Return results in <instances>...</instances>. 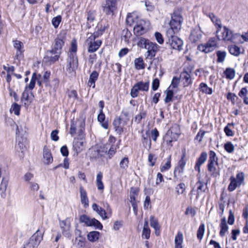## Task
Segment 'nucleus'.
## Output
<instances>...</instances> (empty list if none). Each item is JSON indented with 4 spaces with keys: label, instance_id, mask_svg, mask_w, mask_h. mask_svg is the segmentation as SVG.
Returning <instances> with one entry per match:
<instances>
[{
    "label": "nucleus",
    "instance_id": "1",
    "mask_svg": "<svg viewBox=\"0 0 248 248\" xmlns=\"http://www.w3.org/2000/svg\"><path fill=\"white\" fill-rule=\"evenodd\" d=\"M183 17L181 12L179 10H174L171 16V20L170 22V27L166 31L170 30L172 32H178L181 29Z\"/></svg>",
    "mask_w": 248,
    "mask_h": 248
},
{
    "label": "nucleus",
    "instance_id": "2",
    "mask_svg": "<svg viewBox=\"0 0 248 248\" xmlns=\"http://www.w3.org/2000/svg\"><path fill=\"white\" fill-rule=\"evenodd\" d=\"M177 32H172L170 30L166 31V35L168 39L167 43L173 49L179 51L183 49L184 42L179 37L175 35Z\"/></svg>",
    "mask_w": 248,
    "mask_h": 248
},
{
    "label": "nucleus",
    "instance_id": "3",
    "mask_svg": "<svg viewBox=\"0 0 248 248\" xmlns=\"http://www.w3.org/2000/svg\"><path fill=\"white\" fill-rule=\"evenodd\" d=\"M180 134V128L179 126L177 124H174L171 129L167 131L164 137V140L166 142L167 145L170 147H172V142L176 141L178 139Z\"/></svg>",
    "mask_w": 248,
    "mask_h": 248
},
{
    "label": "nucleus",
    "instance_id": "4",
    "mask_svg": "<svg viewBox=\"0 0 248 248\" xmlns=\"http://www.w3.org/2000/svg\"><path fill=\"white\" fill-rule=\"evenodd\" d=\"M44 232L38 230L24 245L23 248H35L40 244L43 238Z\"/></svg>",
    "mask_w": 248,
    "mask_h": 248
},
{
    "label": "nucleus",
    "instance_id": "5",
    "mask_svg": "<svg viewBox=\"0 0 248 248\" xmlns=\"http://www.w3.org/2000/svg\"><path fill=\"white\" fill-rule=\"evenodd\" d=\"M66 66V71L71 76L76 74V70L78 66V60L77 55L74 54H70L68 56Z\"/></svg>",
    "mask_w": 248,
    "mask_h": 248
},
{
    "label": "nucleus",
    "instance_id": "6",
    "mask_svg": "<svg viewBox=\"0 0 248 248\" xmlns=\"http://www.w3.org/2000/svg\"><path fill=\"white\" fill-rule=\"evenodd\" d=\"M149 81L144 82L139 81L136 83L132 88L130 95L132 98L137 97L138 96L139 91L147 92L149 88Z\"/></svg>",
    "mask_w": 248,
    "mask_h": 248
},
{
    "label": "nucleus",
    "instance_id": "7",
    "mask_svg": "<svg viewBox=\"0 0 248 248\" xmlns=\"http://www.w3.org/2000/svg\"><path fill=\"white\" fill-rule=\"evenodd\" d=\"M149 23L143 19L137 21L134 28V32L136 36H140L145 33L148 30Z\"/></svg>",
    "mask_w": 248,
    "mask_h": 248
},
{
    "label": "nucleus",
    "instance_id": "8",
    "mask_svg": "<svg viewBox=\"0 0 248 248\" xmlns=\"http://www.w3.org/2000/svg\"><path fill=\"white\" fill-rule=\"evenodd\" d=\"M217 40L215 37L211 38L207 43L198 46V49L200 51L207 53L213 51L217 47Z\"/></svg>",
    "mask_w": 248,
    "mask_h": 248
},
{
    "label": "nucleus",
    "instance_id": "9",
    "mask_svg": "<svg viewBox=\"0 0 248 248\" xmlns=\"http://www.w3.org/2000/svg\"><path fill=\"white\" fill-rule=\"evenodd\" d=\"M79 220L80 222L85 223L87 226H93L100 230L103 229V225L98 220L94 218H90L86 215H81Z\"/></svg>",
    "mask_w": 248,
    "mask_h": 248
},
{
    "label": "nucleus",
    "instance_id": "10",
    "mask_svg": "<svg viewBox=\"0 0 248 248\" xmlns=\"http://www.w3.org/2000/svg\"><path fill=\"white\" fill-rule=\"evenodd\" d=\"M96 38L95 35L91 34L86 40V42L89 46L88 51L90 53L95 52L102 44L101 40H95Z\"/></svg>",
    "mask_w": 248,
    "mask_h": 248
},
{
    "label": "nucleus",
    "instance_id": "11",
    "mask_svg": "<svg viewBox=\"0 0 248 248\" xmlns=\"http://www.w3.org/2000/svg\"><path fill=\"white\" fill-rule=\"evenodd\" d=\"M66 34V33L65 31H61L55 40L53 49L56 51L55 53L57 54V56L61 53V50L65 40Z\"/></svg>",
    "mask_w": 248,
    "mask_h": 248
},
{
    "label": "nucleus",
    "instance_id": "12",
    "mask_svg": "<svg viewBox=\"0 0 248 248\" xmlns=\"http://www.w3.org/2000/svg\"><path fill=\"white\" fill-rule=\"evenodd\" d=\"M116 142V139L114 137L111 135L109 137L106 144V148H109L107 154L110 158L115 154L117 150L119 148V143Z\"/></svg>",
    "mask_w": 248,
    "mask_h": 248
},
{
    "label": "nucleus",
    "instance_id": "13",
    "mask_svg": "<svg viewBox=\"0 0 248 248\" xmlns=\"http://www.w3.org/2000/svg\"><path fill=\"white\" fill-rule=\"evenodd\" d=\"M216 154L213 151L209 152V157L208 161L207 169L208 171L212 175H216V166L217 165V159L216 160Z\"/></svg>",
    "mask_w": 248,
    "mask_h": 248
},
{
    "label": "nucleus",
    "instance_id": "14",
    "mask_svg": "<svg viewBox=\"0 0 248 248\" xmlns=\"http://www.w3.org/2000/svg\"><path fill=\"white\" fill-rule=\"evenodd\" d=\"M129 118L123 119L116 118L113 121V125L116 132L119 135L122 134L124 131V127L127 124Z\"/></svg>",
    "mask_w": 248,
    "mask_h": 248
},
{
    "label": "nucleus",
    "instance_id": "15",
    "mask_svg": "<svg viewBox=\"0 0 248 248\" xmlns=\"http://www.w3.org/2000/svg\"><path fill=\"white\" fill-rule=\"evenodd\" d=\"M206 188V186L205 184L201 182L200 180L198 181L194 188H192L190 192V195H191L190 199L192 198L193 195H196V199L198 200L201 194L204 192Z\"/></svg>",
    "mask_w": 248,
    "mask_h": 248
},
{
    "label": "nucleus",
    "instance_id": "16",
    "mask_svg": "<svg viewBox=\"0 0 248 248\" xmlns=\"http://www.w3.org/2000/svg\"><path fill=\"white\" fill-rule=\"evenodd\" d=\"M116 4L115 0H106L102 6L103 12L107 15L112 16L116 9Z\"/></svg>",
    "mask_w": 248,
    "mask_h": 248
},
{
    "label": "nucleus",
    "instance_id": "17",
    "mask_svg": "<svg viewBox=\"0 0 248 248\" xmlns=\"http://www.w3.org/2000/svg\"><path fill=\"white\" fill-rule=\"evenodd\" d=\"M159 48V46L157 44L152 42L145 48L147 50L145 54L146 59L152 60L155 56Z\"/></svg>",
    "mask_w": 248,
    "mask_h": 248
},
{
    "label": "nucleus",
    "instance_id": "18",
    "mask_svg": "<svg viewBox=\"0 0 248 248\" xmlns=\"http://www.w3.org/2000/svg\"><path fill=\"white\" fill-rule=\"evenodd\" d=\"M13 42L14 47L16 50V57L17 59H19L24 51L23 43L17 40H14Z\"/></svg>",
    "mask_w": 248,
    "mask_h": 248
},
{
    "label": "nucleus",
    "instance_id": "19",
    "mask_svg": "<svg viewBox=\"0 0 248 248\" xmlns=\"http://www.w3.org/2000/svg\"><path fill=\"white\" fill-rule=\"evenodd\" d=\"M202 37V31L199 28L194 29L191 32L189 38L193 43H196L199 41Z\"/></svg>",
    "mask_w": 248,
    "mask_h": 248
},
{
    "label": "nucleus",
    "instance_id": "20",
    "mask_svg": "<svg viewBox=\"0 0 248 248\" xmlns=\"http://www.w3.org/2000/svg\"><path fill=\"white\" fill-rule=\"evenodd\" d=\"M85 142L82 139H74L73 141V150L76 152L77 154L81 152L84 147Z\"/></svg>",
    "mask_w": 248,
    "mask_h": 248
},
{
    "label": "nucleus",
    "instance_id": "21",
    "mask_svg": "<svg viewBox=\"0 0 248 248\" xmlns=\"http://www.w3.org/2000/svg\"><path fill=\"white\" fill-rule=\"evenodd\" d=\"M60 226L62 230V233L64 235H68L70 232L71 228V224L68 218L61 221L60 222Z\"/></svg>",
    "mask_w": 248,
    "mask_h": 248
},
{
    "label": "nucleus",
    "instance_id": "22",
    "mask_svg": "<svg viewBox=\"0 0 248 248\" xmlns=\"http://www.w3.org/2000/svg\"><path fill=\"white\" fill-rule=\"evenodd\" d=\"M139 191L137 189L132 187L130 192V202L134 212H137V204L136 201V197L138 194Z\"/></svg>",
    "mask_w": 248,
    "mask_h": 248
},
{
    "label": "nucleus",
    "instance_id": "23",
    "mask_svg": "<svg viewBox=\"0 0 248 248\" xmlns=\"http://www.w3.org/2000/svg\"><path fill=\"white\" fill-rule=\"evenodd\" d=\"M85 237L80 234L73 240V244L76 248H84L85 247Z\"/></svg>",
    "mask_w": 248,
    "mask_h": 248
},
{
    "label": "nucleus",
    "instance_id": "24",
    "mask_svg": "<svg viewBox=\"0 0 248 248\" xmlns=\"http://www.w3.org/2000/svg\"><path fill=\"white\" fill-rule=\"evenodd\" d=\"M185 158V155H183L181 159L179 161L178 166L174 170V173L175 176L176 173H177L178 175H181L184 172V169L186 164V161Z\"/></svg>",
    "mask_w": 248,
    "mask_h": 248
},
{
    "label": "nucleus",
    "instance_id": "25",
    "mask_svg": "<svg viewBox=\"0 0 248 248\" xmlns=\"http://www.w3.org/2000/svg\"><path fill=\"white\" fill-rule=\"evenodd\" d=\"M9 178L6 176L2 177L0 185V195L2 198H5L6 195V191L8 184Z\"/></svg>",
    "mask_w": 248,
    "mask_h": 248
},
{
    "label": "nucleus",
    "instance_id": "26",
    "mask_svg": "<svg viewBox=\"0 0 248 248\" xmlns=\"http://www.w3.org/2000/svg\"><path fill=\"white\" fill-rule=\"evenodd\" d=\"M224 36V41L235 42H236V39L239 38L240 37V34L238 33H233L232 31L227 27L226 34Z\"/></svg>",
    "mask_w": 248,
    "mask_h": 248
},
{
    "label": "nucleus",
    "instance_id": "27",
    "mask_svg": "<svg viewBox=\"0 0 248 248\" xmlns=\"http://www.w3.org/2000/svg\"><path fill=\"white\" fill-rule=\"evenodd\" d=\"M180 77L185 87H187L192 84V81L191 76L187 72H183L181 74Z\"/></svg>",
    "mask_w": 248,
    "mask_h": 248
},
{
    "label": "nucleus",
    "instance_id": "28",
    "mask_svg": "<svg viewBox=\"0 0 248 248\" xmlns=\"http://www.w3.org/2000/svg\"><path fill=\"white\" fill-rule=\"evenodd\" d=\"M99 73L96 71H93L90 74L89 80L87 82V85L90 87L94 88L95 87V82L98 79Z\"/></svg>",
    "mask_w": 248,
    "mask_h": 248
},
{
    "label": "nucleus",
    "instance_id": "29",
    "mask_svg": "<svg viewBox=\"0 0 248 248\" xmlns=\"http://www.w3.org/2000/svg\"><path fill=\"white\" fill-rule=\"evenodd\" d=\"M207 157V154L206 152H202L200 155V156L197 159L195 166V170L200 172V167L206 161Z\"/></svg>",
    "mask_w": 248,
    "mask_h": 248
},
{
    "label": "nucleus",
    "instance_id": "30",
    "mask_svg": "<svg viewBox=\"0 0 248 248\" xmlns=\"http://www.w3.org/2000/svg\"><path fill=\"white\" fill-rule=\"evenodd\" d=\"M41 78V75L40 74H37L36 73H33L32 75L30 83L25 86L26 90L29 89L30 90H32L34 88L35 83L38 79Z\"/></svg>",
    "mask_w": 248,
    "mask_h": 248
},
{
    "label": "nucleus",
    "instance_id": "31",
    "mask_svg": "<svg viewBox=\"0 0 248 248\" xmlns=\"http://www.w3.org/2000/svg\"><path fill=\"white\" fill-rule=\"evenodd\" d=\"M79 191L81 203L83 205L85 208H86L89 206V200L87 197V192L82 186L80 187Z\"/></svg>",
    "mask_w": 248,
    "mask_h": 248
},
{
    "label": "nucleus",
    "instance_id": "32",
    "mask_svg": "<svg viewBox=\"0 0 248 248\" xmlns=\"http://www.w3.org/2000/svg\"><path fill=\"white\" fill-rule=\"evenodd\" d=\"M97 213L103 220H105L109 218L111 216V209L109 205L107 203V212L102 208H100V210L97 212Z\"/></svg>",
    "mask_w": 248,
    "mask_h": 248
},
{
    "label": "nucleus",
    "instance_id": "33",
    "mask_svg": "<svg viewBox=\"0 0 248 248\" xmlns=\"http://www.w3.org/2000/svg\"><path fill=\"white\" fill-rule=\"evenodd\" d=\"M44 162L46 164H49L53 162V157L49 149L45 147L43 150Z\"/></svg>",
    "mask_w": 248,
    "mask_h": 248
},
{
    "label": "nucleus",
    "instance_id": "34",
    "mask_svg": "<svg viewBox=\"0 0 248 248\" xmlns=\"http://www.w3.org/2000/svg\"><path fill=\"white\" fill-rule=\"evenodd\" d=\"M140 19L138 18V16L136 13H129L127 16L126 22L127 25L131 26L133 25L134 23L137 24V21Z\"/></svg>",
    "mask_w": 248,
    "mask_h": 248
},
{
    "label": "nucleus",
    "instance_id": "35",
    "mask_svg": "<svg viewBox=\"0 0 248 248\" xmlns=\"http://www.w3.org/2000/svg\"><path fill=\"white\" fill-rule=\"evenodd\" d=\"M151 42H152L148 39L140 37L138 38L137 45L139 47L145 49Z\"/></svg>",
    "mask_w": 248,
    "mask_h": 248
},
{
    "label": "nucleus",
    "instance_id": "36",
    "mask_svg": "<svg viewBox=\"0 0 248 248\" xmlns=\"http://www.w3.org/2000/svg\"><path fill=\"white\" fill-rule=\"evenodd\" d=\"M183 235L182 232H179L175 237V248H183Z\"/></svg>",
    "mask_w": 248,
    "mask_h": 248
},
{
    "label": "nucleus",
    "instance_id": "37",
    "mask_svg": "<svg viewBox=\"0 0 248 248\" xmlns=\"http://www.w3.org/2000/svg\"><path fill=\"white\" fill-rule=\"evenodd\" d=\"M151 231L148 226V222L147 219H145L144 226L142 232V237L146 239L150 238Z\"/></svg>",
    "mask_w": 248,
    "mask_h": 248
},
{
    "label": "nucleus",
    "instance_id": "38",
    "mask_svg": "<svg viewBox=\"0 0 248 248\" xmlns=\"http://www.w3.org/2000/svg\"><path fill=\"white\" fill-rule=\"evenodd\" d=\"M56 52V51L53 48L51 50L47 52L46 56L49 59V61L51 62H55L59 60L61 54H59L58 56H56L57 54L55 53Z\"/></svg>",
    "mask_w": 248,
    "mask_h": 248
},
{
    "label": "nucleus",
    "instance_id": "39",
    "mask_svg": "<svg viewBox=\"0 0 248 248\" xmlns=\"http://www.w3.org/2000/svg\"><path fill=\"white\" fill-rule=\"evenodd\" d=\"M97 120L104 128L106 129L108 128V123L107 121H105V115L103 113L102 110H100V113L98 115Z\"/></svg>",
    "mask_w": 248,
    "mask_h": 248
},
{
    "label": "nucleus",
    "instance_id": "40",
    "mask_svg": "<svg viewBox=\"0 0 248 248\" xmlns=\"http://www.w3.org/2000/svg\"><path fill=\"white\" fill-rule=\"evenodd\" d=\"M171 155H170L166 159V161L164 164H162L160 170L161 172H163L168 170L171 167Z\"/></svg>",
    "mask_w": 248,
    "mask_h": 248
},
{
    "label": "nucleus",
    "instance_id": "41",
    "mask_svg": "<svg viewBox=\"0 0 248 248\" xmlns=\"http://www.w3.org/2000/svg\"><path fill=\"white\" fill-rule=\"evenodd\" d=\"M100 236V233L97 231H92L90 232L87 235L88 240L91 242L97 241Z\"/></svg>",
    "mask_w": 248,
    "mask_h": 248
},
{
    "label": "nucleus",
    "instance_id": "42",
    "mask_svg": "<svg viewBox=\"0 0 248 248\" xmlns=\"http://www.w3.org/2000/svg\"><path fill=\"white\" fill-rule=\"evenodd\" d=\"M228 50L232 55L235 56H238L241 53L240 47L235 45L229 46H228Z\"/></svg>",
    "mask_w": 248,
    "mask_h": 248
},
{
    "label": "nucleus",
    "instance_id": "43",
    "mask_svg": "<svg viewBox=\"0 0 248 248\" xmlns=\"http://www.w3.org/2000/svg\"><path fill=\"white\" fill-rule=\"evenodd\" d=\"M226 28V26L222 27L221 24L219 23L218 20V33H220L219 35H218V40L221 39L224 41Z\"/></svg>",
    "mask_w": 248,
    "mask_h": 248
},
{
    "label": "nucleus",
    "instance_id": "44",
    "mask_svg": "<svg viewBox=\"0 0 248 248\" xmlns=\"http://www.w3.org/2000/svg\"><path fill=\"white\" fill-rule=\"evenodd\" d=\"M224 74L227 79H232L235 75V71L232 68H227L224 71Z\"/></svg>",
    "mask_w": 248,
    "mask_h": 248
},
{
    "label": "nucleus",
    "instance_id": "45",
    "mask_svg": "<svg viewBox=\"0 0 248 248\" xmlns=\"http://www.w3.org/2000/svg\"><path fill=\"white\" fill-rule=\"evenodd\" d=\"M150 225L155 230V233L157 234V232L159 231L160 226L157 219L153 216L150 217ZM158 233H157V235Z\"/></svg>",
    "mask_w": 248,
    "mask_h": 248
},
{
    "label": "nucleus",
    "instance_id": "46",
    "mask_svg": "<svg viewBox=\"0 0 248 248\" xmlns=\"http://www.w3.org/2000/svg\"><path fill=\"white\" fill-rule=\"evenodd\" d=\"M220 228L221 229L219 232V234L221 236L223 237L225 236V233L228 232V226L224 218L221 220Z\"/></svg>",
    "mask_w": 248,
    "mask_h": 248
},
{
    "label": "nucleus",
    "instance_id": "47",
    "mask_svg": "<svg viewBox=\"0 0 248 248\" xmlns=\"http://www.w3.org/2000/svg\"><path fill=\"white\" fill-rule=\"evenodd\" d=\"M103 174L101 172H99L96 176V186L98 189L103 190L104 186L102 182Z\"/></svg>",
    "mask_w": 248,
    "mask_h": 248
},
{
    "label": "nucleus",
    "instance_id": "48",
    "mask_svg": "<svg viewBox=\"0 0 248 248\" xmlns=\"http://www.w3.org/2000/svg\"><path fill=\"white\" fill-rule=\"evenodd\" d=\"M142 142L145 148L148 149H150L151 146V141L149 139V135L147 134H146V135H142Z\"/></svg>",
    "mask_w": 248,
    "mask_h": 248
},
{
    "label": "nucleus",
    "instance_id": "49",
    "mask_svg": "<svg viewBox=\"0 0 248 248\" xmlns=\"http://www.w3.org/2000/svg\"><path fill=\"white\" fill-rule=\"evenodd\" d=\"M134 64L136 69L138 70L143 69L145 68L143 59L141 57L136 58L134 60Z\"/></svg>",
    "mask_w": 248,
    "mask_h": 248
},
{
    "label": "nucleus",
    "instance_id": "50",
    "mask_svg": "<svg viewBox=\"0 0 248 248\" xmlns=\"http://www.w3.org/2000/svg\"><path fill=\"white\" fill-rule=\"evenodd\" d=\"M21 101L24 104L25 106H28L31 102L29 100V93L27 91V90H26V87H25V90L22 93Z\"/></svg>",
    "mask_w": 248,
    "mask_h": 248
},
{
    "label": "nucleus",
    "instance_id": "51",
    "mask_svg": "<svg viewBox=\"0 0 248 248\" xmlns=\"http://www.w3.org/2000/svg\"><path fill=\"white\" fill-rule=\"evenodd\" d=\"M230 180L231 182L228 186V190L230 191H232L235 189L238 186H240V185L237 184V182L236 181L235 178L231 177Z\"/></svg>",
    "mask_w": 248,
    "mask_h": 248
},
{
    "label": "nucleus",
    "instance_id": "52",
    "mask_svg": "<svg viewBox=\"0 0 248 248\" xmlns=\"http://www.w3.org/2000/svg\"><path fill=\"white\" fill-rule=\"evenodd\" d=\"M205 231V225L204 224H201L197 231V236L198 239L202 240Z\"/></svg>",
    "mask_w": 248,
    "mask_h": 248
},
{
    "label": "nucleus",
    "instance_id": "53",
    "mask_svg": "<svg viewBox=\"0 0 248 248\" xmlns=\"http://www.w3.org/2000/svg\"><path fill=\"white\" fill-rule=\"evenodd\" d=\"M200 89L201 92L207 94H211L212 93V89L207 87V85L204 83H201L200 85Z\"/></svg>",
    "mask_w": 248,
    "mask_h": 248
},
{
    "label": "nucleus",
    "instance_id": "54",
    "mask_svg": "<svg viewBox=\"0 0 248 248\" xmlns=\"http://www.w3.org/2000/svg\"><path fill=\"white\" fill-rule=\"evenodd\" d=\"M173 96V91L172 89L168 88L166 91V96L165 99L166 103H168L172 101V98Z\"/></svg>",
    "mask_w": 248,
    "mask_h": 248
},
{
    "label": "nucleus",
    "instance_id": "55",
    "mask_svg": "<svg viewBox=\"0 0 248 248\" xmlns=\"http://www.w3.org/2000/svg\"><path fill=\"white\" fill-rule=\"evenodd\" d=\"M129 159L127 157H124L120 162V167L123 170H126L128 167Z\"/></svg>",
    "mask_w": 248,
    "mask_h": 248
},
{
    "label": "nucleus",
    "instance_id": "56",
    "mask_svg": "<svg viewBox=\"0 0 248 248\" xmlns=\"http://www.w3.org/2000/svg\"><path fill=\"white\" fill-rule=\"evenodd\" d=\"M108 27L107 26H105V25H104L103 26H101L100 27L98 26L97 27V28H98L97 31L92 34L93 35H95V37L97 38L100 35H101L103 34V33L105 31L106 29L108 28Z\"/></svg>",
    "mask_w": 248,
    "mask_h": 248
},
{
    "label": "nucleus",
    "instance_id": "57",
    "mask_svg": "<svg viewBox=\"0 0 248 248\" xmlns=\"http://www.w3.org/2000/svg\"><path fill=\"white\" fill-rule=\"evenodd\" d=\"M224 149L228 153H232L234 150V147L231 142H227L224 144Z\"/></svg>",
    "mask_w": 248,
    "mask_h": 248
},
{
    "label": "nucleus",
    "instance_id": "58",
    "mask_svg": "<svg viewBox=\"0 0 248 248\" xmlns=\"http://www.w3.org/2000/svg\"><path fill=\"white\" fill-rule=\"evenodd\" d=\"M62 21V16H58L52 18L51 22L52 24L55 28H57Z\"/></svg>",
    "mask_w": 248,
    "mask_h": 248
},
{
    "label": "nucleus",
    "instance_id": "59",
    "mask_svg": "<svg viewBox=\"0 0 248 248\" xmlns=\"http://www.w3.org/2000/svg\"><path fill=\"white\" fill-rule=\"evenodd\" d=\"M20 106L16 103L12 105L10 111L13 112L16 115H18L20 113Z\"/></svg>",
    "mask_w": 248,
    "mask_h": 248
},
{
    "label": "nucleus",
    "instance_id": "60",
    "mask_svg": "<svg viewBox=\"0 0 248 248\" xmlns=\"http://www.w3.org/2000/svg\"><path fill=\"white\" fill-rule=\"evenodd\" d=\"M175 188L178 194H182L186 189L185 184L183 183H180L176 186Z\"/></svg>",
    "mask_w": 248,
    "mask_h": 248
},
{
    "label": "nucleus",
    "instance_id": "61",
    "mask_svg": "<svg viewBox=\"0 0 248 248\" xmlns=\"http://www.w3.org/2000/svg\"><path fill=\"white\" fill-rule=\"evenodd\" d=\"M227 53L224 51H218V62H223L225 61Z\"/></svg>",
    "mask_w": 248,
    "mask_h": 248
},
{
    "label": "nucleus",
    "instance_id": "62",
    "mask_svg": "<svg viewBox=\"0 0 248 248\" xmlns=\"http://www.w3.org/2000/svg\"><path fill=\"white\" fill-rule=\"evenodd\" d=\"M77 50V45L76 41H72L71 43V48L68 53V56L70 55V54H74L76 55V52Z\"/></svg>",
    "mask_w": 248,
    "mask_h": 248
},
{
    "label": "nucleus",
    "instance_id": "63",
    "mask_svg": "<svg viewBox=\"0 0 248 248\" xmlns=\"http://www.w3.org/2000/svg\"><path fill=\"white\" fill-rule=\"evenodd\" d=\"M179 78L177 77H173L171 83L170 85L168 88L172 89L173 88H176L178 87L179 83Z\"/></svg>",
    "mask_w": 248,
    "mask_h": 248
},
{
    "label": "nucleus",
    "instance_id": "64",
    "mask_svg": "<svg viewBox=\"0 0 248 248\" xmlns=\"http://www.w3.org/2000/svg\"><path fill=\"white\" fill-rule=\"evenodd\" d=\"M95 12L94 11H90L87 14V21L88 22H92L95 19Z\"/></svg>",
    "mask_w": 248,
    "mask_h": 248
}]
</instances>
